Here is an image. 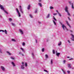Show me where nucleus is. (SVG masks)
Returning a JSON list of instances; mask_svg holds the SVG:
<instances>
[{
    "label": "nucleus",
    "instance_id": "obj_1",
    "mask_svg": "<svg viewBox=\"0 0 74 74\" xmlns=\"http://www.w3.org/2000/svg\"><path fill=\"white\" fill-rule=\"evenodd\" d=\"M0 8H1V10H3V11H4V12H5V13H6L7 14H8V12H7V11H5V10H4V6H3L2 5H1V4H0Z\"/></svg>",
    "mask_w": 74,
    "mask_h": 74
},
{
    "label": "nucleus",
    "instance_id": "obj_2",
    "mask_svg": "<svg viewBox=\"0 0 74 74\" xmlns=\"http://www.w3.org/2000/svg\"><path fill=\"white\" fill-rule=\"evenodd\" d=\"M68 9L69 8H68V7H67V6H66L65 8V12H67V14H68V15L69 16H71L70 14V13H69V11H68Z\"/></svg>",
    "mask_w": 74,
    "mask_h": 74
},
{
    "label": "nucleus",
    "instance_id": "obj_3",
    "mask_svg": "<svg viewBox=\"0 0 74 74\" xmlns=\"http://www.w3.org/2000/svg\"><path fill=\"white\" fill-rule=\"evenodd\" d=\"M60 23L62 25V27L63 29L64 30H65V29H66V30H67V28H66V26H65V25H64V24H62V23L61 22H60Z\"/></svg>",
    "mask_w": 74,
    "mask_h": 74
},
{
    "label": "nucleus",
    "instance_id": "obj_4",
    "mask_svg": "<svg viewBox=\"0 0 74 74\" xmlns=\"http://www.w3.org/2000/svg\"><path fill=\"white\" fill-rule=\"evenodd\" d=\"M19 10L20 12H21L22 14H23V10H22V7H21V6H19Z\"/></svg>",
    "mask_w": 74,
    "mask_h": 74
},
{
    "label": "nucleus",
    "instance_id": "obj_5",
    "mask_svg": "<svg viewBox=\"0 0 74 74\" xmlns=\"http://www.w3.org/2000/svg\"><path fill=\"white\" fill-rule=\"evenodd\" d=\"M24 63L23 62H22V65L21 66V68L22 69H24L25 67H24Z\"/></svg>",
    "mask_w": 74,
    "mask_h": 74
},
{
    "label": "nucleus",
    "instance_id": "obj_6",
    "mask_svg": "<svg viewBox=\"0 0 74 74\" xmlns=\"http://www.w3.org/2000/svg\"><path fill=\"white\" fill-rule=\"evenodd\" d=\"M16 9L17 12L18 14V16L20 17V16H21V14H20V13H19V10H18V9L17 8H16Z\"/></svg>",
    "mask_w": 74,
    "mask_h": 74
},
{
    "label": "nucleus",
    "instance_id": "obj_7",
    "mask_svg": "<svg viewBox=\"0 0 74 74\" xmlns=\"http://www.w3.org/2000/svg\"><path fill=\"white\" fill-rule=\"evenodd\" d=\"M71 36L72 37L71 39L72 41H74V35L73 34H71Z\"/></svg>",
    "mask_w": 74,
    "mask_h": 74
},
{
    "label": "nucleus",
    "instance_id": "obj_8",
    "mask_svg": "<svg viewBox=\"0 0 74 74\" xmlns=\"http://www.w3.org/2000/svg\"><path fill=\"white\" fill-rule=\"evenodd\" d=\"M19 31L21 34H23V31H22V29H19Z\"/></svg>",
    "mask_w": 74,
    "mask_h": 74
},
{
    "label": "nucleus",
    "instance_id": "obj_9",
    "mask_svg": "<svg viewBox=\"0 0 74 74\" xmlns=\"http://www.w3.org/2000/svg\"><path fill=\"white\" fill-rule=\"evenodd\" d=\"M1 68L2 71H4L5 70V68H4V67L3 66H1Z\"/></svg>",
    "mask_w": 74,
    "mask_h": 74
},
{
    "label": "nucleus",
    "instance_id": "obj_10",
    "mask_svg": "<svg viewBox=\"0 0 74 74\" xmlns=\"http://www.w3.org/2000/svg\"><path fill=\"white\" fill-rule=\"evenodd\" d=\"M66 23L67 24V25L69 26L70 28H71V26L70 25V24H69V23L68 22V21H66Z\"/></svg>",
    "mask_w": 74,
    "mask_h": 74
},
{
    "label": "nucleus",
    "instance_id": "obj_11",
    "mask_svg": "<svg viewBox=\"0 0 74 74\" xmlns=\"http://www.w3.org/2000/svg\"><path fill=\"white\" fill-rule=\"evenodd\" d=\"M12 64L13 67H15V63H14V62H12Z\"/></svg>",
    "mask_w": 74,
    "mask_h": 74
},
{
    "label": "nucleus",
    "instance_id": "obj_12",
    "mask_svg": "<svg viewBox=\"0 0 74 74\" xmlns=\"http://www.w3.org/2000/svg\"><path fill=\"white\" fill-rule=\"evenodd\" d=\"M30 5H29L27 7V9L30 10Z\"/></svg>",
    "mask_w": 74,
    "mask_h": 74
},
{
    "label": "nucleus",
    "instance_id": "obj_13",
    "mask_svg": "<svg viewBox=\"0 0 74 74\" xmlns=\"http://www.w3.org/2000/svg\"><path fill=\"white\" fill-rule=\"evenodd\" d=\"M50 63L51 64H53V60L52 59H51Z\"/></svg>",
    "mask_w": 74,
    "mask_h": 74
},
{
    "label": "nucleus",
    "instance_id": "obj_14",
    "mask_svg": "<svg viewBox=\"0 0 74 74\" xmlns=\"http://www.w3.org/2000/svg\"><path fill=\"white\" fill-rule=\"evenodd\" d=\"M49 18V14H48L46 16V18Z\"/></svg>",
    "mask_w": 74,
    "mask_h": 74
},
{
    "label": "nucleus",
    "instance_id": "obj_15",
    "mask_svg": "<svg viewBox=\"0 0 74 74\" xmlns=\"http://www.w3.org/2000/svg\"><path fill=\"white\" fill-rule=\"evenodd\" d=\"M52 52L53 54H55V50L54 49L52 51Z\"/></svg>",
    "mask_w": 74,
    "mask_h": 74
},
{
    "label": "nucleus",
    "instance_id": "obj_16",
    "mask_svg": "<svg viewBox=\"0 0 74 74\" xmlns=\"http://www.w3.org/2000/svg\"><path fill=\"white\" fill-rule=\"evenodd\" d=\"M45 57L46 59H48V56L47 54H46L45 55Z\"/></svg>",
    "mask_w": 74,
    "mask_h": 74
},
{
    "label": "nucleus",
    "instance_id": "obj_17",
    "mask_svg": "<svg viewBox=\"0 0 74 74\" xmlns=\"http://www.w3.org/2000/svg\"><path fill=\"white\" fill-rule=\"evenodd\" d=\"M38 4L39 5V6H40V7H42V4H41V3H38Z\"/></svg>",
    "mask_w": 74,
    "mask_h": 74
},
{
    "label": "nucleus",
    "instance_id": "obj_18",
    "mask_svg": "<svg viewBox=\"0 0 74 74\" xmlns=\"http://www.w3.org/2000/svg\"><path fill=\"white\" fill-rule=\"evenodd\" d=\"M53 22L54 25H56V22L54 21V20H53Z\"/></svg>",
    "mask_w": 74,
    "mask_h": 74
},
{
    "label": "nucleus",
    "instance_id": "obj_19",
    "mask_svg": "<svg viewBox=\"0 0 74 74\" xmlns=\"http://www.w3.org/2000/svg\"><path fill=\"white\" fill-rule=\"evenodd\" d=\"M6 53L8 54V55H11V53H10L8 51H7Z\"/></svg>",
    "mask_w": 74,
    "mask_h": 74
},
{
    "label": "nucleus",
    "instance_id": "obj_20",
    "mask_svg": "<svg viewBox=\"0 0 74 74\" xmlns=\"http://www.w3.org/2000/svg\"><path fill=\"white\" fill-rule=\"evenodd\" d=\"M53 19L55 21H57V20L56 19H55V18L54 17V16H53Z\"/></svg>",
    "mask_w": 74,
    "mask_h": 74
},
{
    "label": "nucleus",
    "instance_id": "obj_21",
    "mask_svg": "<svg viewBox=\"0 0 74 74\" xmlns=\"http://www.w3.org/2000/svg\"><path fill=\"white\" fill-rule=\"evenodd\" d=\"M0 53H3V50L1 49H0Z\"/></svg>",
    "mask_w": 74,
    "mask_h": 74
},
{
    "label": "nucleus",
    "instance_id": "obj_22",
    "mask_svg": "<svg viewBox=\"0 0 74 74\" xmlns=\"http://www.w3.org/2000/svg\"><path fill=\"white\" fill-rule=\"evenodd\" d=\"M20 49H21V50H22V51L23 52H24V51H25L24 50V49H23V48H21Z\"/></svg>",
    "mask_w": 74,
    "mask_h": 74
},
{
    "label": "nucleus",
    "instance_id": "obj_23",
    "mask_svg": "<svg viewBox=\"0 0 74 74\" xmlns=\"http://www.w3.org/2000/svg\"><path fill=\"white\" fill-rule=\"evenodd\" d=\"M12 41H14V42H15V41H16V40L14 39H12Z\"/></svg>",
    "mask_w": 74,
    "mask_h": 74
},
{
    "label": "nucleus",
    "instance_id": "obj_24",
    "mask_svg": "<svg viewBox=\"0 0 74 74\" xmlns=\"http://www.w3.org/2000/svg\"><path fill=\"white\" fill-rule=\"evenodd\" d=\"M60 55V53H57L56 54V55L57 56H59V55Z\"/></svg>",
    "mask_w": 74,
    "mask_h": 74
},
{
    "label": "nucleus",
    "instance_id": "obj_25",
    "mask_svg": "<svg viewBox=\"0 0 74 74\" xmlns=\"http://www.w3.org/2000/svg\"><path fill=\"white\" fill-rule=\"evenodd\" d=\"M61 44L62 42H60V43L58 44V45L59 46H60V45H61Z\"/></svg>",
    "mask_w": 74,
    "mask_h": 74
},
{
    "label": "nucleus",
    "instance_id": "obj_26",
    "mask_svg": "<svg viewBox=\"0 0 74 74\" xmlns=\"http://www.w3.org/2000/svg\"><path fill=\"white\" fill-rule=\"evenodd\" d=\"M68 67L69 68H71V66L70 64H68Z\"/></svg>",
    "mask_w": 74,
    "mask_h": 74
},
{
    "label": "nucleus",
    "instance_id": "obj_27",
    "mask_svg": "<svg viewBox=\"0 0 74 74\" xmlns=\"http://www.w3.org/2000/svg\"><path fill=\"white\" fill-rule=\"evenodd\" d=\"M11 59H12V60H14L15 59V58L12 57H10Z\"/></svg>",
    "mask_w": 74,
    "mask_h": 74
},
{
    "label": "nucleus",
    "instance_id": "obj_28",
    "mask_svg": "<svg viewBox=\"0 0 74 74\" xmlns=\"http://www.w3.org/2000/svg\"><path fill=\"white\" fill-rule=\"evenodd\" d=\"M58 14L59 16H60V17L62 16V15H61L60 13H59V12H58Z\"/></svg>",
    "mask_w": 74,
    "mask_h": 74
},
{
    "label": "nucleus",
    "instance_id": "obj_29",
    "mask_svg": "<svg viewBox=\"0 0 74 74\" xmlns=\"http://www.w3.org/2000/svg\"><path fill=\"white\" fill-rule=\"evenodd\" d=\"M32 56L33 58H34V53H32Z\"/></svg>",
    "mask_w": 74,
    "mask_h": 74
},
{
    "label": "nucleus",
    "instance_id": "obj_30",
    "mask_svg": "<svg viewBox=\"0 0 74 74\" xmlns=\"http://www.w3.org/2000/svg\"><path fill=\"white\" fill-rule=\"evenodd\" d=\"M9 20L10 22H11V21H12V19H11V18H9Z\"/></svg>",
    "mask_w": 74,
    "mask_h": 74
},
{
    "label": "nucleus",
    "instance_id": "obj_31",
    "mask_svg": "<svg viewBox=\"0 0 74 74\" xmlns=\"http://www.w3.org/2000/svg\"><path fill=\"white\" fill-rule=\"evenodd\" d=\"M22 45L23 46H25V43L24 42L22 43Z\"/></svg>",
    "mask_w": 74,
    "mask_h": 74
},
{
    "label": "nucleus",
    "instance_id": "obj_32",
    "mask_svg": "<svg viewBox=\"0 0 74 74\" xmlns=\"http://www.w3.org/2000/svg\"><path fill=\"white\" fill-rule=\"evenodd\" d=\"M4 32L5 34H7V30H6V29L5 30V31H4Z\"/></svg>",
    "mask_w": 74,
    "mask_h": 74
},
{
    "label": "nucleus",
    "instance_id": "obj_33",
    "mask_svg": "<svg viewBox=\"0 0 74 74\" xmlns=\"http://www.w3.org/2000/svg\"><path fill=\"white\" fill-rule=\"evenodd\" d=\"M37 11H38L37 9H36L35 11V13H37Z\"/></svg>",
    "mask_w": 74,
    "mask_h": 74
},
{
    "label": "nucleus",
    "instance_id": "obj_34",
    "mask_svg": "<svg viewBox=\"0 0 74 74\" xmlns=\"http://www.w3.org/2000/svg\"><path fill=\"white\" fill-rule=\"evenodd\" d=\"M72 8L74 9V6H73V3H72Z\"/></svg>",
    "mask_w": 74,
    "mask_h": 74
},
{
    "label": "nucleus",
    "instance_id": "obj_35",
    "mask_svg": "<svg viewBox=\"0 0 74 74\" xmlns=\"http://www.w3.org/2000/svg\"><path fill=\"white\" fill-rule=\"evenodd\" d=\"M50 9H54V8L52 6H50Z\"/></svg>",
    "mask_w": 74,
    "mask_h": 74
},
{
    "label": "nucleus",
    "instance_id": "obj_36",
    "mask_svg": "<svg viewBox=\"0 0 74 74\" xmlns=\"http://www.w3.org/2000/svg\"><path fill=\"white\" fill-rule=\"evenodd\" d=\"M25 67H27V63L26 62L25 63Z\"/></svg>",
    "mask_w": 74,
    "mask_h": 74
},
{
    "label": "nucleus",
    "instance_id": "obj_37",
    "mask_svg": "<svg viewBox=\"0 0 74 74\" xmlns=\"http://www.w3.org/2000/svg\"><path fill=\"white\" fill-rule=\"evenodd\" d=\"M42 52H44V48H43L42 49Z\"/></svg>",
    "mask_w": 74,
    "mask_h": 74
},
{
    "label": "nucleus",
    "instance_id": "obj_38",
    "mask_svg": "<svg viewBox=\"0 0 74 74\" xmlns=\"http://www.w3.org/2000/svg\"><path fill=\"white\" fill-rule=\"evenodd\" d=\"M11 24H12V25L13 26H15V24H14L13 23H12Z\"/></svg>",
    "mask_w": 74,
    "mask_h": 74
},
{
    "label": "nucleus",
    "instance_id": "obj_39",
    "mask_svg": "<svg viewBox=\"0 0 74 74\" xmlns=\"http://www.w3.org/2000/svg\"><path fill=\"white\" fill-rule=\"evenodd\" d=\"M29 16L31 18H33V16H32V15L31 14H30Z\"/></svg>",
    "mask_w": 74,
    "mask_h": 74
},
{
    "label": "nucleus",
    "instance_id": "obj_40",
    "mask_svg": "<svg viewBox=\"0 0 74 74\" xmlns=\"http://www.w3.org/2000/svg\"><path fill=\"white\" fill-rule=\"evenodd\" d=\"M65 62H66V61L65 60H64V61H63V63L64 64L65 63Z\"/></svg>",
    "mask_w": 74,
    "mask_h": 74
},
{
    "label": "nucleus",
    "instance_id": "obj_41",
    "mask_svg": "<svg viewBox=\"0 0 74 74\" xmlns=\"http://www.w3.org/2000/svg\"><path fill=\"white\" fill-rule=\"evenodd\" d=\"M57 15V13H53V15Z\"/></svg>",
    "mask_w": 74,
    "mask_h": 74
},
{
    "label": "nucleus",
    "instance_id": "obj_42",
    "mask_svg": "<svg viewBox=\"0 0 74 74\" xmlns=\"http://www.w3.org/2000/svg\"><path fill=\"white\" fill-rule=\"evenodd\" d=\"M73 59L72 58H71V59H69V60H73Z\"/></svg>",
    "mask_w": 74,
    "mask_h": 74
},
{
    "label": "nucleus",
    "instance_id": "obj_43",
    "mask_svg": "<svg viewBox=\"0 0 74 74\" xmlns=\"http://www.w3.org/2000/svg\"><path fill=\"white\" fill-rule=\"evenodd\" d=\"M70 71H67V73H68V74H69V73H70Z\"/></svg>",
    "mask_w": 74,
    "mask_h": 74
},
{
    "label": "nucleus",
    "instance_id": "obj_44",
    "mask_svg": "<svg viewBox=\"0 0 74 74\" xmlns=\"http://www.w3.org/2000/svg\"><path fill=\"white\" fill-rule=\"evenodd\" d=\"M44 71H45V72H47V71L46 70H44Z\"/></svg>",
    "mask_w": 74,
    "mask_h": 74
},
{
    "label": "nucleus",
    "instance_id": "obj_45",
    "mask_svg": "<svg viewBox=\"0 0 74 74\" xmlns=\"http://www.w3.org/2000/svg\"><path fill=\"white\" fill-rule=\"evenodd\" d=\"M35 40H36V43H37V40L36 39Z\"/></svg>",
    "mask_w": 74,
    "mask_h": 74
},
{
    "label": "nucleus",
    "instance_id": "obj_46",
    "mask_svg": "<svg viewBox=\"0 0 74 74\" xmlns=\"http://www.w3.org/2000/svg\"><path fill=\"white\" fill-rule=\"evenodd\" d=\"M68 42H69V43H70V40H68Z\"/></svg>",
    "mask_w": 74,
    "mask_h": 74
},
{
    "label": "nucleus",
    "instance_id": "obj_47",
    "mask_svg": "<svg viewBox=\"0 0 74 74\" xmlns=\"http://www.w3.org/2000/svg\"><path fill=\"white\" fill-rule=\"evenodd\" d=\"M70 32H71V33H73V31L72 30H70Z\"/></svg>",
    "mask_w": 74,
    "mask_h": 74
},
{
    "label": "nucleus",
    "instance_id": "obj_48",
    "mask_svg": "<svg viewBox=\"0 0 74 74\" xmlns=\"http://www.w3.org/2000/svg\"><path fill=\"white\" fill-rule=\"evenodd\" d=\"M19 54H22V53H21V52H20L19 53Z\"/></svg>",
    "mask_w": 74,
    "mask_h": 74
},
{
    "label": "nucleus",
    "instance_id": "obj_49",
    "mask_svg": "<svg viewBox=\"0 0 74 74\" xmlns=\"http://www.w3.org/2000/svg\"><path fill=\"white\" fill-rule=\"evenodd\" d=\"M62 71L63 72L64 71V70H63V69H62Z\"/></svg>",
    "mask_w": 74,
    "mask_h": 74
},
{
    "label": "nucleus",
    "instance_id": "obj_50",
    "mask_svg": "<svg viewBox=\"0 0 74 74\" xmlns=\"http://www.w3.org/2000/svg\"><path fill=\"white\" fill-rule=\"evenodd\" d=\"M41 0H39V2H41Z\"/></svg>",
    "mask_w": 74,
    "mask_h": 74
},
{
    "label": "nucleus",
    "instance_id": "obj_51",
    "mask_svg": "<svg viewBox=\"0 0 74 74\" xmlns=\"http://www.w3.org/2000/svg\"><path fill=\"white\" fill-rule=\"evenodd\" d=\"M2 32H4V31L3 30H2Z\"/></svg>",
    "mask_w": 74,
    "mask_h": 74
},
{
    "label": "nucleus",
    "instance_id": "obj_52",
    "mask_svg": "<svg viewBox=\"0 0 74 74\" xmlns=\"http://www.w3.org/2000/svg\"><path fill=\"white\" fill-rule=\"evenodd\" d=\"M63 72L64 73V74H65V72H64V71Z\"/></svg>",
    "mask_w": 74,
    "mask_h": 74
},
{
    "label": "nucleus",
    "instance_id": "obj_53",
    "mask_svg": "<svg viewBox=\"0 0 74 74\" xmlns=\"http://www.w3.org/2000/svg\"><path fill=\"white\" fill-rule=\"evenodd\" d=\"M38 22L39 23H40V24L41 23L40 22L38 21Z\"/></svg>",
    "mask_w": 74,
    "mask_h": 74
},
{
    "label": "nucleus",
    "instance_id": "obj_54",
    "mask_svg": "<svg viewBox=\"0 0 74 74\" xmlns=\"http://www.w3.org/2000/svg\"><path fill=\"white\" fill-rule=\"evenodd\" d=\"M48 71H46V73H48Z\"/></svg>",
    "mask_w": 74,
    "mask_h": 74
},
{
    "label": "nucleus",
    "instance_id": "obj_55",
    "mask_svg": "<svg viewBox=\"0 0 74 74\" xmlns=\"http://www.w3.org/2000/svg\"><path fill=\"white\" fill-rule=\"evenodd\" d=\"M56 53H57V51H56Z\"/></svg>",
    "mask_w": 74,
    "mask_h": 74
},
{
    "label": "nucleus",
    "instance_id": "obj_56",
    "mask_svg": "<svg viewBox=\"0 0 74 74\" xmlns=\"http://www.w3.org/2000/svg\"><path fill=\"white\" fill-rule=\"evenodd\" d=\"M22 54V56H24L23 54Z\"/></svg>",
    "mask_w": 74,
    "mask_h": 74
},
{
    "label": "nucleus",
    "instance_id": "obj_57",
    "mask_svg": "<svg viewBox=\"0 0 74 74\" xmlns=\"http://www.w3.org/2000/svg\"><path fill=\"white\" fill-rule=\"evenodd\" d=\"M56 11L57 12H58V10H56Z\"/></svg>",
    "mask_w": 74,
    "mask_h": 74
},
{
    "label": "nucleus",
    "instance_id": "obj_58",
    "mask_svg": "<svg viewBox=\"0 0 74 74\" xmlns=\"http://www.w3.org/2000/svg\"><path fill=\"white\" fill-rule=\"evenodd\" d=\"M70 58V57H67V58Z\"/></svg>",
    "mask_w": 74,
    "mask_h": 74
},
{
    "label": "nucleus",
    "instance_id": "obj_59",
    "mask_svg": "<svg viewBox=\"0 0 74 74\" xmlns=\"http://www.w3.org/2000/svg\"><path fill=\"white\" fill-rule=\"evenodd\" d=\"M2 30H0V32H2Z\"/></svg>",
    "mask_w": 74,
    "mask_h": 74
},
{
    "label": "nucleus",
    "instance_id": "obj_60",
    "mask_svg": "<svg viewBox=\"0 0 74 74\" xmlns=\"http://www.w3.org/2000/svg\"><path fill=\"white\" fill-rule=\"evenodd\" d=\"M69 3H70V4H71V2H69Z\"/></svg>",
    "mask_w": 74,
    "mask_h": 74
},
{
    "label": "nucleus",
    "instance_id": "obj_61",
    "mask_svg": "<svg viewBox=\"0 0 74 74\" xmlns=\"http://www.w3.org/2000/svg\"><path fill=\"white\" fill-rule=\"evenodd\" d=\"M1 16H0V17L1 18Z\"/></svg>",
    "mask_w": 74,
    "mask_h": 74
},
{
    "label": "nucleus",
    "instance_id": "obj_62",
    "mask_svg": "<svg viewBox=\"0 0 74 74\" xmlns=\"http://www.w3.org/2000/svg\"><path fill=\"white\" fill-rule=\"evenodd\" d=\"M68 18L69 19H70V18Z\"/></svg>",
    "mask_w": 74,
    "mask_h": 74
}]
</instances>
